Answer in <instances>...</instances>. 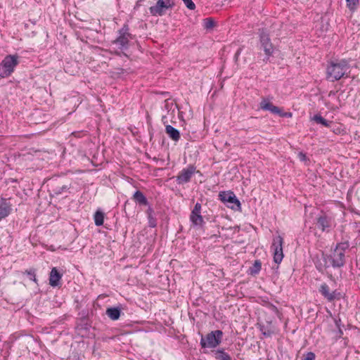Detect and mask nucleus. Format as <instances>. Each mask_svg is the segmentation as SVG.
I'll use <instances>...</instances> for the list:
<instances>
[{
	"label": "nucleus",
	"mask_w": 360,
	"mask_h": 360,
	"mask_svg": "<svg viewBox=\"0 0 360 360\" xmlns=\"http://www.w3.org/2000/svg\"><path fill=\"white\" fill-rule=\"evenodd\" d=\"M349 240L342 238V241L336 244L335 249L339 252L345 255V251L349 249Z\"/></svg>",
	"instance_id": "b1692460"
},
{
	"label": "nucleus",
	"mask_w": 360,
	"mask_h": 360,
	"mask_svg": "<svg viewBox=\"0 0 360 360\" xmlns=\"http://www.w3.org/2000/svg\"><path fill=\"white\" fill-rule=\"evenodd\" d=\"M316 355L312 352H309L304 355V360H315Z\"/></svg>",
	"instance_id": "c9c22d12"
},
{
	"label": "nucleus",
	"mask_w": 360,
	"mask_h": 360,
	"mask_svg": "<svg viewBox=\"0 0 360 360\" xmlns=\"http://www.w3.org/2000/svg\"><path fill=\"white\" fill-rule=\"evenodd\" d=\"M322 259L326 260L330 267L333 269H340L346 264L345 255L339 252L335 248L331 250V252L328 254L322 252Z\"/></svg>",
	"instance_id": "20e7f679"
},
{
	"label": "nucleus",
	"mask_w": 360,
	"mask_h": 360,
	"mask_svg": "<svg viewBox=\"0 0 360 360\" xmlns=\"http://www.w3.org/2000/svg\"><path fill=\"white\" fill-rule=\"evenodd\" d=\"M240 49H238V50L236 51V54H235V58H236V60H237V58H238V56L240 55Z\"/></svg>",
	"instance_id": "79ce46f5"
},
{
	"label": "nucleus",
	"mask_w": 360,
	"mask_h": 360,
	"mask_svg": "<svg viewBox=\"0 0 360 360\" xmlns=\"http://www.w3.org/2000/svg\"><path fill=\"white\" fill-rule=\"evenodd\" d=\"M315 267L317 271L321 274H323L328 268H330L326 260L317 259L314 261Z\"/></svg>",
	"instance_id": "4be33fe9"
},
{
	"label": "nucleus",
	"mask_w": 360,
	"mask_h": 360,
	"mask_svg": "<svg viewBox=\"0 0 360 360\" xmlns=\"http://www.w3.org/2000/svg\"><path fill=\"white\" fill-rule=\"evenodd\" d=\"M335 321L336 326L338 328L337 337L340 338L343 335V331L340 326L341 321H340V319H339V320H335Z\"/></svg>",
	"instance_id": "f704fd0d"
},
{
	"label": "nucleus",
	"mask_w": 360,
	"mask_h": 360,
	"mask_svg": "<svg viewBox=\"0 0 360 360\" xmlns=\"http://www.w3.org/2000/svg\"><path fill=\"white\" fill-rule=\"evenodd\" d=\"M262 269V262L260 260L257 259L254 262L253 264L249 268L248 273L252 276L257 275Z\"/></svg>",
	"instance_id": "5701e85b"
},
{
	"label": "nucleus",
	"mask_w": 360,
	"mask_h": 360,
	"mask_svg": "<svg viewBox=\"0 0 360 360\" xmlns=\"http://www.w3.org/2000/svg\"><path fill=\"white\" fill-rule=\"evenodd\" d=\"M283 239L281 236L274 238L271 245L274 251V261L276 264H280L283 258Z\"/></svg>",
	"instance_id": "f8f14e48"
},
{
	"label": "nucleus",
	"mask_w": 360,
	"mask_h": 360,
	"mask_svg": "<svg viewBox=\"0 0 360 360\" xmlns=\"http://www.w3.org/2000/svg\"><path fill=\"white\" fill-rule=\"evenodd\" d=\"M312 120H314L316 124H321L326 127H330L331 124H333L332 121L326 120L320 114L314 115L312 117Z\"/></svg>",
	"instance_id": "a878e982"
},
{
	"label": "nucleus",
	"mask_w": 360,
	"mask_h": 360,
	"mask_svg": "<svg viewBox=\"0 0 360 360\" xmlns=\"http://www.w3.org/2000/svg\"><path fill=\"white\" fill-rule=\"evenodd\" d=\"M214 356L217 360H231L230 355L224 349L214 351Z\"/></svg>",
	"instance_id": "393cba45"
},
{
	"label": "nucleus",
	"mask_w": 360,
	"mask_h": 360,
	"mask_svg": "<svg viewBox=\"0 0 360 360\" xmlns=\"http://www.w3.org/2000/svg\"><path fill=\"white\" fill-rule=\"evenodd\" d=\"M12 211V205L10 199L0 198V221L7 217Z\"/></svg>",
	"instance_id": "2eb2a0df"
},
{
	"label": "nucleus",
	"mask_w": 360,
	"mask_h": 360,
	"mask_svg": "<svg viewBox=\"0 0 360 360\" xmlns=\"http://www.w3.org/2000/svg\"><path fill=\"white\" fill-rule=\"evenodd\" d=\"M104 213L98 210L94 215V223H95V225L97 226H101L103 224V222H104Z\"/></svg>",
	"instance_id": "bb28decb"
},
{
	"label": "nucleus",
	"mask_w": 360,
	"mask_h": 360,
	"mask_svg": "<svg viewBox=\"0 0 360 360\" xmlns=\"http://www.w3.org/2000/svg\"><path fill=\"white\" fill-rule=\"evenodd\" d=\"M219 198L223 202L227 203L226 205L231 209L237 211L241 210V203L233 191H220Z\"/></svg>",
	"instance_id": "423d86ee"
},
{
	"label": "nucleus",
	"mask_w": 360,
	"mask_h": 360,
	"mask_svg": "<svg viewBox=\"0 0 360 360\" xmlns=\"http://www.w3.org/2000/svg\"><path fill=\"white\" fill-rule=\"evenodd\" d=\"M297 157L302 162H307L309 160V158L307 157L306 153L303 152H299Z\"/></svg>",
	"instance_id": "e433bc0d"
},
{
	"label": "nucleus",
	"mask_w": 360,
	"mask_h": 360,
	"mask_svg": "<svg viewBox=\"0 0 360 360\" xmlns=\"http://www.w3.org/2000/svg\"><path fill=\"white\" fill-rule=\"evenodd\" d=\"M19 63V56L17 54L7 55L0 64V77L1 78L9 77Z\"/></svg>",
	"instance_id": "7ed1b4c3"
},
{
	"label": "nucleus",
	"mask_w": 360,
	"mask_h": 360,
	"mask_svg": "<svg viewBox=\"0 0 360 360\" xmlns=\"http://www.w3.org/2000/svg\"><path fill=\"white\" fill-rule=\"evenodd\" d=\"M50 193L52 197H57L64 193L68 192L71 188V184L60 185L57 178L53 177L50 179Z\"/></svg>",
	"instance_id": "9b49d317"
},
{
	"label": "nucleus",
	"mask_w": 360,
	"mask_h": 360,
	"mask_svg": "<svg viewBox=\"0 0 360 360\" xmlns=\"http://www.w3.org/2000/svg\"><path fill=\"white\" fill-rule=\"evenodd\" d=\"M62 274L56 267L52 268L49 275V285L52 287H57L60 285Z\"/></svg>",
	"instance_id": "a211bd4d"
},
{
	"label": "nucleus",
	"mask_w": 360,
	"mask_h": 360,
	"mask_svg": "<svg viewBox=\"0 0 360 360\" xmlns=\"http://www.w3.org/2000/svg\"><path fill=\"white\" fill-rule=\"evenodd\" d=\"M124 29H126V31L124 32V34L127 37V38L129 40V39H134L135 37H134V35H133L131 33H129V25L127 24H124L123 25V27L121 28V30H124Z\"/></svg>",
	"instance_id": "2f4dec72"
},
{
	"label": "nucleus",
	"mask_w": 360,
	"mask_h": 360,
	"mask_svg": "<svg viewBox=\"0 0 360 360\" xmlns=\"http://www.w3.org/2000/svg\"><path fill=\"white\" fill-rule=\"evenodd\" d=\"M148 219L150 227L155 228L157 226V220L153 215L148 217Z\"/></svg>",
	"instance_id": "72a5a7b5"
},
{
	"label": "nucleus",
	"mask_w": 360,
	"mask_h": 360,
	"mask_svg": "<svg viewBox=\"0 0 360 360\" xmlns=\"http://www.w3.org/2000/svg\"><path fill=\"white\" fill-rule=\"evenodd\" d=\"M319 292L328 302H330L335 300H339L341 298L340 292H338L336 290L330 292L329 286L326 283H323L320 285Z\"/></svg>",
	"instance_id": "4468645a"
},
{
	"label": "nucleus",
	"mask_w": 360,
	"mask_h": 360,
	"mask_svg": "<svg viewBox=\"0 0 360 360\" xmlns=\"http://www.w3.org/2000/svg\"><path fill=\"white\" fill-rule=\"evenodd\" d=\"M258 328L265 337H271L274 334V330L271 328L269 324L267 326L258 324Z\"/></svg>",
	"instance_id": "cd10ccee"
},
{
	"label": "nucleus",
	"mask_w": 360,
	"mask_h": 360,
	"mask_svg": "<svg viewBox=\"0 0 360 360\" xmlns=\"http://www.w3.org/2000/svg\"><path fill=\"white\" fill-rule=\"evenodd\" d=\"M200 173L196 170V167L193 165H189L186 167L182 169L176 176V184L182 185L191 181V179L195 173Z\"/></svg>",
	"instance_id": "9d476101"
},
{
	"label": "nucleus",
	"mask_w": 360,
	"mask_h": 360,
	"mask_svg": "<svg viewBox=\"0 0 360 360\" xmlns=\"http://www.w3.org/2000/svg\"><path fill=\"white\" fill-rule=\"evenodd\" d=\"M271 309L278 317L280 316L281 313L275 305H271Z\"/></svg>",
	"instance_id": "ea45409f"
},
{
	"label": "nucleus",
	"mask_w": 360,
	"mask_h": 360,
	"mask_svg": "<svg viewBox=\"0 0 360 360\" xmlns=\"http://www.w3.org/2000/svg\"><path fill=\"white\" fill-rule=\"evenodd\" d=\"M327 276H328V278H330V280L331 281H333L334 280V277L332 275V274H328L327 273Z\"/></svg>",
	"instance_id": "a19ab883"
},
{
	"label": "nucleus",
	"mask_w": 360,
	"mask_h": 360,
	"mask_svg": "<svg viewBox=\"0 0 360 360\" xmlns=\"http://www.w3.org/2000/svg\"><path fill=\"white\" fill-rule=\"evenodd\" d=\"M126 29L124 30H119L118 31V37L113 41V43L118 46L120 49H127L129 48V39L124 34Z\"/></svg>",
	"instance_id": "dca6fc26"
},
{
	"label": "nucleus",
	"mask_w": 360,
	"mask_h": 360,
	"mask_svg": "<svg viewBox=\"0 0 360 360\" xmlns=\"http://www.w3.org/2000/svg\"><path fill=\"white\" fill-rule=\"evenodd\" d=\"M36 269L30 268V269H27L25 271H23L22 274H26L30 281H32L34 283H37V279L36 278Z\"/></svg>",
	"instance_id": "c85d7f7f"
},
{
	"label": "nucleus",
	"mask_w": 360,
	"mask_h": 360,
	"mask_svg": "<svg viewBox=\"0 0 360 360\" xmlns=\"http://www.w3.org/2000/svg\"><path fill=\"white\" fill-rule=\"evenodd\" d=\"M174 0H158L155 6L149 8L150 13L153 16H162L165 11L174 6Z\"/></svg>",
	"instance_id": "6e6552de"
},
{
	"label": "nucleus",
	"mask_w": 360,
	"mask_h": 360,
	"mask_svg": "<svg viewBox=\"0 0 360 360\" xmlns=\"http://www.w3.org/2000/svg\"><path fill=\"white\" fill-rule=\"evenodd\" d=\"M122 307L121 305L117 307H110L106 309L105 314L112 320H118L122 314L124 313L122 311Z\"/></svg>",
	"instance_id": "f3484780"
},
{
	"label": "nucleus",
	"mask_w": 360,
	"mask_h": 360,
	"mask_svg": "<svg viewBox=\"0 0 360 360\" xmlns=\"http://www.w3.org/2000/svg\"><path fill=\"white\" fill-rule=\"evenodd\" d=\"M316 224L322 232H330L335 226L334 219L332 216L323 211L316 217Z\"/></svg>",
	"instance_id": "0eeeda50"
},
{
	"label": "nucleus",
	"mask_w": 360,
	"mask_h": 360,
	"mask_svg": "<svg viewBox=\"0 0 360 360\" xmlns=\"http://www.w3.org/2000/svg\"><path fill=\"white\" fill-rule=\"evenodd\" d=\"M186 6L189 10H194L195 8V4L193 3L192 0H182Z\"/></svg>",
	"instance_id": "473e14b6"
},
{
	"label": "nucleus",
	"mask_w": 360,
	"mask_h": 360,
	"mask_svg": "<svg viewBox=\"0 0 360 360\" xmlns=\"http://www.w3.org/2000/svg\"><path fill=\"white\" fill-rule=\"evenodd\" d=\"M202 205L200 202H196L191 212H201Z\"/></svg>",
	"instance_id": "4c0bfd02"
},
{
	"label": "nucleus",
	"mask_w": 360,
	"mask_h": 360,
	"mask_svg": "<svg viewBox=\"0 0 360 360\" xmlns=\"http://www.w3.org/2000/svg\"><path fill=\"white\" fill-rule=\"evenodd\" d=\"M216 25V22L212 18H207L203 20V27L205 30H211Z\"/></svg>",
	"instance_id": "c756f323"
},
{
	"label": "nucleus",
	"mask_w": 360,
	"mask_h": 360,
	"mask_svg": "<svg viewBox=\"0 0 360 360\" xmlns=\"http://www.w3.org/2000/svg\"><path fill=\"white\" fill-rule=\"evenodd\" d=\"M133 200L136 204L139 206H147L149 205V202L144 194L139 190L134 192L132 196Z\"/></svg>",
	"instance_id": "6ab92c4d"
},
{
	"label": "nucleus",
	"mask_w": 360,
	"mask_h": 360,
	"mask_svg": "<svg viewBox=\"0 0 360 360\" xmlns=\"http://www.w3.org/2000/svg\"><path fill=\"white\" fill-rule=\"evenodd\" d=\"M350 73L349 62L347 59L334 60L328 62L326 68L327 78L332 82L342 77H348Z\"/></svg>",
	"instance_id": "f257e3e1"
},
{
	"label": "nucleus",
	"mask_w": 360,
	"mask_h": 360,
	"mask_svg": "<svg viewBox=\"0 0 360 360\" xmlns=\"http://www.w3.org/2000/svg\"><path fill=\"white\" fill-rule=\"evenodd\" d=\"M258 35V49L263 51L264 53V58L263 62L267 63L270 58L272 57L276 51V47L271 42L270 38V32L266 27L259 28L257 32Z\"/></svg>",
	"instance_id": "f03ea898"
},
{
	"label": "nucleus",
	"mask_w": 360,
	"mask_h": 360,
	"mask_svg": "<svg viewBox=\"0 0 360 360\" xmlns=\"http://www.w3.org/2000/svg\"><path fill=\"white\" fill-rule=\"evenodd\" d=\"M165 133L174 141H178L181 138L180 131L169 124L165 125Z\"/></svg>",
	"instance_id": "aec40b11"
},
{
	"label": "nucleus",
	"mask_w": 360,
	"mask_h": 360,
	"mask_svg": "<svg viewBox=\"0 0 360 360\" xmlns=\"http://www.w3.org/2000/svg\"><path fill=\"white\" fill-rule=\"evenodd\" d=\"M190 221L193 225L195 226H202L205 224V221L202 216L201 215V212H191Z\"/></svg>",
	"instance_id": "412c9836"
},
{
	"label": "nucleus",
	"mask_w": 360,
	"mask_h": 360,
	"mask_svg": "<svg viewBox=\"0 0 360 360\" xmlns=\"http://www.w3.org/2000/svg\"><path fill=\"white\" fill-rule=\"evenodd\" d=\"M147 206L148 207L147 210L146 211V213L147 214V217H149V216H153V214H154L153 209L151 207V206L150 205H147Z\"/></svg>",
	"instance_id": "58836bf2"
},
{
	"label": "nucleus",
	"mask_w": 360,
	"mask_h": 360,
	"mask_svg": "<svg viewBox=\"0 0 360 360\" xmlns=\"http://www.w3.org/2000/svg\"><path fill=\"white\" fill-rule=\"evenodd\" d=\"M319 292L328 302H330L335 300H339L341 298L340 292H338L336 290L330 292L329 286L326 283H323L320 285Z\"/></svg>",
	"instance_id": "ddd939ff"
},
{
	"label": "nucleus",
	"mask_w": 360,
	"mask_h": 360,
	"mask_svg": "<svg viewBox=\"0 0 360 360\" xmlns=\"http://www.w3.org/2000/svg\"><path fill=\"white\" fill-rule=\"evenodd\" d=\"M347 6L349 10L352 12H354L356 10L359 0H346Z\"/></svg>",
	"instance_id": "7c9ffc66"
},
{
	"label": "nucleus",
	"mask_w": 360,
	"mask_h": 360,
	"mask_svg": "<svg viewBox=\"0 0 360 360\" xmlns=\"http://www.w3.org/2000/svg\"><path fill=\"white\" fill-rule=\"evenodd\" d=\"M259 108L266 111H269L271 113L277 115L281 117H291L292 114L290 112H284L282 108H280L271 103L267 98H263L259 103Z\"/></svg>",
	"instance_id": "1a4fd4ad"
},
{
	"label": "nucleus",
	"mask_w": 360,
	"mask_h": 360,
	"mask_svg": "<svg viewBox=\"0 0 360 360\" xmlns=\"http://www.w3.org/2000/svg\"><path fill=\"white\" fill-rule=\"evenodd\" d=\"M222 336L223 332L220 330L211 331L205 336H201L200 346L202 348H214L221 343Z\"/></svg>",
	"instance_id": "39448f33"
}]
</instances>
